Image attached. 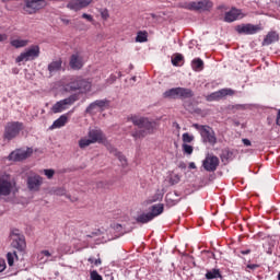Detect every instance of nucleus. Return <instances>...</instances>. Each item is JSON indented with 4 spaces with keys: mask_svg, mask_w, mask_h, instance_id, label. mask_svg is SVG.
<instances>
[{
    "mask_svg": "<svg viewBox=\"0 0 280 280\" xmlns=\"http://www.w3.org/2000/svg\"><path fill=\"white\" fill-rule=\"evenodd\" d=\"M192 128L198 130L201 137L202 143H209V145H215L218 143V137H215V131L208 125L192 124Z\"/></svg>",
    "mask_w": 280,
    "mask_h": 280,
    "instance_id": "3",
    "label": "nucleus"
},
{
    "mask_svg": "<svg viewBox=\"0 0 280 280\" xmlns=\"http://www.w3.org/2000/svg\"><path fill=\"white\" fill-rule=\"evenodd\" d=\"M188 167L189 170H196V163L190 162Z\"/></svg>",
    "mask_w": 280,
    "mask_h": 280,
    "instance_id": "55",
    "label": "nucleus"
},
{
    "mask_svg": "<svg viewBox=\"0 0 280 280\" xmlns=\"http://www.w3.org/2000/svg\"><path fill=\"white\" fill-rule=\"evenodd\" d=\"M44 174L49 180H51V178H54V174H56V171H54V168H46L44 170Z\"/></svg>",
    "mask_w": 280,
    "mask_h": 280,
    "instance_id": "42",
    "label": "nucleus"
},
{
    "mask_svg": "<svg viewBox=\"0 0 280 280\" xmlns=\"http://www.w3.org/2000/svg\"><path fill=\"white\" fill-rule=\"evenodd\" d=\"M60 69H62V60H56V61H51L48 65V71L51 75V73H56L57 71H60Z\"/></svg>",
    "mask_w": 280,
    "mask_h": 280,
    "instance_id": "25",
    "label": "nucleus"
},
{
    "mask_svg": "<svg viewBox=\"0 0 280 280\" xmlns=\"http://www.w3.org/2000/svg\"><path fill=\"white\" fill-rule=\"evenodd\" d=\"M47 7V1L45 0H24L23 12L25 14H36L38 10Z\"/></svg>",
    "mask_w": 280,
    "mask_h": 280,
    "instance_id": "6",
    "label": "nucleus"
},
{
    "mask_svg": "<svg viewBox=\"0 0 280 280\" xmlns=\"http://www.w3.org/2000/svg\"><path fill=\"white\" fill-rule=\"evenodd\" d=\"M164 207L163 203L153 205L151 207V215H153V219H155L158 215H161L163 213Z\"/></svg>",
    "mask_w": 280,
    "mask_h": 280,
    "instance_id": "29",
    "label": "nucleus"
},
{
    "mask_svg": "<svg viewBox=\"0 0 280 280\" xmlns=\"http://www.w3.org/2000/svg\"><path fill=\"white\" fill-rule=\"evenodd\" d=\"M180 202V199H174V194L166 195V205L167 207H176Z\"/></svg>",
    "mask_w": 280,
    "mask_h": 280,
    "instance_id": "32",
    "label": "nucleus"
},
{
    "mask_svg": "<svg viewBox=\"0 0 280 280\" xmlns=\"http://www.w3.org/2000/svg\"><path fill=\"white\" fill-rule=\"evenodd\" d=\"M97 235V232H92L91 234L88 235V237H95Z\"/></svg>",
    "mask_w": 280,
    "mask_h": 280,
    "instance_id": "56",
    "label": "nucleus"
},
{
    "mask_svg": "<svg viewBox=\"0 0 280 280\" xmlns=\"http://www.w3.org/2000/svg\"><path fill=\"white\" fill-rule=\"evenodd\" d=\"M278 280H280V272L278 273Z\"/></svg>",
    "mask_w": 280,
    "mask_h": 280,
    "instance_id": "62",
    "label": "nucleus"
},
{
    "mask_svg": "<svg viewBox=\"0 0 280 280\" xmlns=\"http://www.w3.org/2000/svg\"><path fill=\"white\" fill-rule=\"evenodd\" d=\"M178 8H182L183 10H190L191 12H194V1L180 2V3H178Z\"/></svg>",
    "mask_w": 280,
    "mask_h": 280,
    "instance_id": "36",
    "label": "nucleus"
},
{
    "mask_svg": "<svg viewBox=\"0 0 280 280\" xmlns=\"http://www.w3.org/2000/svg\"><path fill=\"white\" fill-rule=\"evenodd\" d=\"M183 148V151L185 152V154H194V147L187 144V143H184L182 145Z\"/></svg>",
    "mask_w": 280,
    "mask_h": 280,
    "instance_id": "40",
    "label": "nucleus"
},
{
    "mask_svg": "<svg viewBox=\"0 0 280 280\" xmlns=\"http://www.w3.org/2000/svg\"><path fill=\"white\" fill-rule=\"evenodd\" d=\"M91 5V0H71L67 3L68 10H73V12H80L83 8H89Z\"/></svg>",
    "mask_w": 280,
    "mask_h": 280,
    "instance_id": "14",
    "label": "nucleus"
},
{
    "mask_svg": "<svg viewBox=\"0 0 280 280\" xmlns=\"http://www.w3.org/2000/svg\"><path fill=\"white\" fill-rule=\"evenodd\" d=\"M56 259H58V257H57V256H52V257L49 259V261H56Z\"/></svg>",
    "mask_w": 280,
    "mask_h": 280,
    "instance_id": "58",
    "label": "nucleus"
},
{
    "mask_svg": "<svg viewBox=\"0 0 280 280\" xmlns=\"http://www.w3.org/2000/svg\"><path fill=\"white\" fill-rule=\"evenodd\" d=\"M70 67L71 69H80L82 67V59L78 54H74L70 58Z\"/></svg>",
    "mask_w": 280,
    "mask_h": 280,
    "instance_id": "24",
    "label": "nucleus"
},
{
    "mask_svg": "<svg viewBox=\"0 0 280 280\" xmlns=\"http://www.w3.org/2000/svg\"><path fill=\"white\" fill-rule=\"evenodd\" d=\"M163 198V195H155L153 202H156V200H161Z\"/></svg>",
    "mask_w": 280,
    "mask_h": 280,
    "instance_id": "52",
    "label": "nucleus"
},
{
    "mask_svg": "<svg viewBox=\"0 0 280 280\" xmlns=\"http://www.w3.org/2000/svg\"><path fill=\"white\" fill-rule=\"evenodd\" d=\"M241 14L242 11L240 9L233 8L231 11L225 13L224 21L226 23H233V21H237V19H240Z\"/></svg>",
    "mask_w": 280,
    "mask_h": 280,
    "instance_id": "18",
    "label": "nucleus"
},
{
    "mask_svg": "<svg viewBox=\"0 0 280 280\" xmlns=\"http://www.w3.org/2000/svg\"><path fill=\"white\" fill-rule=\"evenodd\" d=\"M180 62H183V55H177L176 57H174L172 59V65L174 67H178V65H180Z\"/></svg>",
    "mask_w": 280,
    "mask_h": 280,
    "instance_id": "41",
    "label": "nucleus"
},
{
    "mask_svg": "<svg viewBox=\"0 0 280 280\" xmlns=\"http://www.w3.org/2000/svg\"><path fill=\"white\" fill-rule=\"evenodd\" d=\"M112 228L114 229V231H116L117 233H120V235H124L126 233V231H124V225L119 224V223H114L112 225Z\"/></svg>",
    "mask_w": 280,
    "mask_h": 280,
    "instance_id": "38",
    "label": "nucleus"
},
{
    "mask_svg": "<svg viewBox=\"0 0 280 280\" xmlns=\"http://www.w3.org/2000/svg\"><path fill=\"white\" fill-rule=\"evenodd\" d=\"M213 8L211 0L194 1V12H209Z\"/></svg>",
    "mask_w": 280,
    "mask_h": 280,
    "instance_id": "15",
    "label": "nucleus"
},
{
    "mask_svg": "<svg viewBox=\"0 0 280 280\" xmlns=\"http://www.w3.org/2000/svg\"><path fill=\"white\" fill-rule=\"evenodd\" d=\"M43 257H51V254L49 253V250L44 249L39 253L38 259H43Z\"/></svg>",
    "mask_w": 280,
    "mask_h": 280,
    "instance_id": "45",
    "label": "nucleus"
},
{
    "mask_svg": "<svg viewBox=\"0 0 280 280\" xmlns=\"http://www.w3.org/2000/svg\"><path fill=\"white\" fill-rule=\"evenodd\" d=\"M88 261L90 262V264H94V266H102V259H95V258H93V257H90L89 259H88Z\"/></svg>",
    "mask_w": 280,
    "mask_h": 280,
    "instance_id": "44",
    "label": "nucleus"
},
{
    "mask_svg": "<svg viewBox=\"0 0 280 280\" xmlns=\"http://www.w3.org/2000/svg\"><path fill=\"white\" fill-rule=\"evenodd\" d=\"M191 67L194 71H202V69H205V61L200 58H195L191 61Z\"/></svg>",
    "mask_w": 280,
    "mask_h": 280,
    "instance_id": "28",
    "label": "nucleus"
},
{
    "mask_svg": "<svg viewBox=\"0 0 280 280\" xmlns=\"http://www.w3.org/2000/svg\"><path fill=\"white\" fill-rule=\"evenodd\" d=\"M40 56V47L38 46H31L24 52L19 55L15 59V62H30V60H36Z\"/></svg>",
    "mask_w": 280,
    "mask_h": 280,
    "instance_id": "7",
    "label": "nucleus"
},
{
    "mask_svg": "<svg viewBox=\"0 0 280 280\" xmlns=\"http://www.w3.org/2000/svg\"><path fill=\"white\" fill-rule=\"evenodd\" d=\"M234 91L232 89H221L217 92H213L209 94L206 100L207 102H218L220 100H223V97H226V95H234Z\"/></svg>",
    "mask_w": 280,
    "mask_h": 280,
    "instance_id": "13",
    "label": "nucleus"
},
{
    "mask_svg": "<svg viewBox=\"0 0 280 280\" xmlns=\"http://www.w3.org/2000/svg\"><path fill=\"white\" fill-rule=\"evenodd\" d=\"M78 102V95L72 94L67 98H63L61 101H58L52 107L51 112L55 114L62 113V110H67L68 106H72V104H75Z\"/></svg>",
    "mask_w": 280,
    "mask_h": 280,
    "instance_id": "9",
    "label": "nucleus"
},
{
    "mask_svg": "<svg viewBox=\"0 0 280 280\" xmlns=\"http://www.w3.org/2000/svg\"><path fill=\"white\" fill-rule=\"evenodd\" d=\"M206 279L211 280V279H222V273H220V269H211L207 270L206 272Z\"/></svg>",
    "mask_w": 280,
    "mask_h": 280,
    "instance_id": "27",
    "label": "nucleus"
},
{
    "mask_svg": "<svg viewBox=\"0 0 280 280\" xmlns=\"http://www.w3.org/2000/svg\"><path fill=\"white\" fill-rule=\"evenodd\" d=\"M16 257V252L7 254V261L9 266H14V258Z\"/></svg>",
    "mask_w": 280,
    "mask_h": 280,
    "instance_id": "37",
    "label": "nucleus"
},
{
    "mask_svg": "<svg viewBox=\"0 0 280 280\" xmlns=\"http://www.w3.org/2000/svg\"><path fill=\"white\" fill-rule=\"evenodd\" d=\"M131 80H132L133 82H137V77H132Z\"/></svg>",
    "mask_w": 280,
    "mask_h": 280,
    "instance_id": "59",
    "label": "nucleus"
},
{
    "mask_svg": "<svg viewBox=\"0 0 280 280\" xmlns=\"http://www.w3.org/2000/svg\"><path fill=\"white\" fill-rule=\"evenodd\" d=\"M174 196L178 197L179 195H178V192H177V191H175V192H174Z\"/></svg>",
    "mask_w": 280,
    "mask_h": 280,
    "instance_id": "61",
    "label": "nucleus"
},
{
    "mask_svg": "<svg viewBox=\"0 0 280 280\" xmlns=\"http://www.w3.org/2000/svg\"><path fill=\"white\" fill-rule=\"evenodd\" d=\"M92 143H95V142L93 140H91V138H82L79 141V147L81 149H84V148H89V145H91Z\"/></svg>",
    "mask_w": 280,
    "mask_h": 280,
    "instance_id": "35",
    "label": "nucleus"
},
{
    "mask_svg": "<svg viewBox=\"0 0 280 280\" xmlns=\"http://www.w3.org/2000/svg\"><path fill=\"white\" fill-rule=\"evenodd\" d=\"M55 194L57 196H65V194H67V190H65V188H58Z\"/></svg>",
    "mask_w": 280,
    "mask_h": 280,
    "instance_id": "47",
    "label": "nucleus"
},
{
    "mask_svg": "<svg viewBox=\"0 0 280 280\" xmlns=\"http://www.w3.org/2000/svg\"><path fill=\"white\" fill-rule=\"evenodd\" d=\"M110 152L114 153V156H117L122 167H126V165H128V160H126V156L121 154V152L117 151V149H112Z\"/></svg>",
    "mask_w": 280,
    "mask_h": 280,
    "instance_id": "30",
    "label": "nucleus"
},
{
    "mask_svg": "<svg viewBox=\"0 0 280 280\" xmlns=\"http://www.w3.org/2000/svg\"><path fill=\"white\" fill-rule=\"evenodd\" d=\"M68 118L66 115H61L58 119H56L50 126V130H56V128H62L67 125Z\"/></svg>",
    "mask_w": 280,
    "mask_h": 280,
    "instance_id": "22",
    "label": "nucleus"
},
{
    "mask_svg": "<svg viewBox=\"0 0 280 280\" xmlns=\"http://www.w3.org/2000/svg\"><path fill=\"white\" fill-rule=\"evenodd\" d=\"M3 40H8V35L0 34V43H3Z\"/></svg>",
    "mask_w": 280,
    "mask_h": 280,
    "instance_id": "51",
    "label": "nucleus"
},
{
    "mask_svg": "<svg viewBox=\"0 0 280 280\" xmlns=\"http://www.w3.org/2000/svg\"><path fill=\"white\" fill-rule=\"evenodd\" d=\"M91 82L82 77H74L63 85L66 93H89L91 91Z\"/></svg>",
    "mask_w": 280,
    "mask_h": 280,
    "instance_id": "2",
    "label": "nucleus"
},
{
    "mask_svg": "<svg viewBox=\"0 0 280 280\" xmlns=\"http://www.w3.org/2000/svg\"><path fill=\"white\" fill-rule=\"evenodd\" d=\"M27 43L26 39H13L11 40V46L15 47V49H21V47H27Z\"/></svg>",
    "mask_w": 280,
    "mask_h": 280,
    "instance_id": "31",
    "label": "nucleus"
},
{
    "mask_svg": "<svg viewBox=\"0 0 280 280\" xmlns=\"http://www.w3.org/2000/svg\"><path fill=\"white\" fill-rule=\"evenodd\" d=\"M23 128L24 125L21 121L8 122L4 127V139H7V141H12V139H16V137L21 135V130H23Z\"/></svg>",
    "mask_w": 280,
    "mask_h": 280,
    "instance_id": "4",
    "label": "nucleus"
},
{
    "mask_svg": "<svg viewBox=\"0 0 280 280\" xmlns=\"http://www.w3.org/2000/svg\"><path fill=\"white\" fill-rule=\"evenodd\" d=\"M194 97V91L187 88H177V98L179 100H189Z\"/></svg>",
    "mask_w": 280,
    "mask_h": 280,
    "instance_id": "19",
    "label": "nucleus"
},
{
    "mask_svg": "<svg viewBox=\"0 0 280 280\" xmlns=\"http://www.w3.org/2000/svg\"><path fill=\"white\" fill-rule=\"evenodd\" d=\"M220 166V159L213 154H208L202 161V167L206 172H215Z\"/></svg>",
    "mask_w": 280,
    "mask_h": 280,
    "instance_id": "11",
    "label": "nucleus"
},
{
    "mask_svg": "<svg viewBox=\"0 0 280 280\" xmlns=\"http://www.w3.org/2000/svg\"><path fill=\"white\" fill-rule=\"evenodd\" d=\"M7 266H5V260H0V272H3V270H5Z\"/></svg>",
    "mask_w": 280,
    "mask_h": 280,
    "instance_id": "49",
    "label": "nucleus"
},
{
    "mask_svg": "<svg viewBox=\"0 0 280 280\" xmlns=\"http://www.w3.org/2000/svg\"><path fill=\"white\" fill-rule=\"evenodd\" d=\"M62 23H65L66 25H69L70 21L67 19H61Z\"/></svg>",
    "mask_w": 280,
    "mask_h": 280,
    "instance_id": "57",
    "label": "nucleus"
},
{
    "mask_svg": "<svg viewBox=\"0 0 280 280\" xmlns=\"http://www.w3.org/2000/svg\"><path fill=\"white\" fill-rule=\"evenodd\" d=\"M133 126H137L139 129L131 132L133 139H145L148 135H154L156 130V121H152L145 117L132 116L130 118Z\"/></svg>",
    "mask_w": 280,
    "mask_h": 280,
    "instance_id": "1",
    "label": "nucleus"
},
{
    "mask_svg": "<svg viewBox=\"0 0 280 280\" xmlns=\"http://www.w3.org/2000/svg\"><path fill=\"white\" fill-rule=\"evenodd\" d=\"M163 97H165L166 100H176V98H178V88H172L170 90H166L163 93Z\"/></svg>",
    "mask_w": 280,
    "mask_h": 280,
    "instance_id": "26",
    "label": "nucleus"
},
{
    "mask_svg": "<svg viewBox=\"0 0 280 280\" xmlns=\"http://www.w3.org/2000/svg\"><path fill=\"white\" fill-rule=\"evenodd\" d=\"M88 137L91 141L97 143V141H102L104 139V133L100 129H91L88 133Z\"/></svg>",
    "mask_w": 280,
    "mask_h": 280,
    "instance_id": "20",
    "label": "nucleus"
},
{
    "mask_svg": "<svg viewBox=\"0 0 280 280\" xmlns=\"http://www.w3.org/2000/svg\"><path fill=\"white\" fill-rule=\"evenodd\" d=\"M242 255H250V249L241 250Z\"/></svg>",
    "mask_w": 280,
    "mask_h": 280,
    "instance_id": "54",
    "label": "nucleus"
},
{
    "mask_svg": "<svg viewBox=\"0 0 280 280\" xmlns=\"http://www.w3.org/2000/svg\"><path fill=\"white\" fill-rule=\"evenodd\" d=\"M91 280H104L101 275H98L97 270H93L90 272Z\"/></svg>",
    "mask_w": 280,
    "mask_h": 280,
    "instance_id": "43",
    "label": "nucleus"
},
{
    "mask_svg": "<svg viewBox=\"0 0 280 280\" xmlns=\"http://www.w3.org/2000/svg\"><path fill=\"white\" fill-rule=\"evenodd\" d=\"M246 268H248L249 270H257V268H259V265L257 264H249L246 266Z\"/></svg>",
    "mask_w": 280,
    "mask_h": 280,
    "instance_id": "48",
    "label": "nucleus"
},
{
    "mask_svg": "<svg viewBox=\"0 0 280 280\" xmlns=\"http://www.w3.org/2000/svg\"><path fill=\"white\" fill-rule=\"evenodd\" d=\"M12 194V182L0 178V196H10Z\"/></svg>",
    "mask_w": 280,
    "mask_h": 280,
    "instance_id": "16",
    "label": "nucleus"
},
{
    "mask_svg": "<svg viewBox=\"0 0 280 280\" xmlns=\"http://www.w3.org/2000/svg\"><path fill=\"white\" fill-rule=\"evenodd\" d=\"M184 143H191L194 141V136L189 135L188 132L183 133L182 136Z\"/></svg>",
    "mask_w": 280,
    "mask_h": 280,
    "instance_id": "39",
    "label": "nucleus"
},
{
    "mask_svg": "<svg viewBox=\"0 0 280 280\" xmlns=\"http://www.w3.org/2000/svg\"><path fill=\"white\" fill-rule=\"evenodd\" d=\"M176 128H177L178 130H180V125L176 124Z\"/></svg>",
    "mask_w": 280,
    "mask_h": 280,
    "instance_id": "60",
    "label": "nucleus"
},
{
    "mask_svg": "<svg viewBox=\"0 0 280 280\" xmlns=\"http://www.w3.org/2000/svg\"><path fill=\"white\" fill-rule=\"evenodd\" d=\"M82 19H86L88 21H93V16L91 14L83 13Z\"/></svg>",
    "mask_w": 280,
    "mask_h": 280,
    "instance_id": "50",
    "label": "nucleus"
},
{
    "mask_svg": "<svg viewBox=\"0 0 280 280\" xmlns=\"http://www.w3.org/2000/svg\"><path fill=\"white\" fill-rule=\"evenodd\" d=\"M279 42V34L277 32H269L262 40L264 46L272 45Z\"/></svg>",
    "mask_w": 280,
    "mask_h": 280,
    "instance_id": "21",
    "label": "nucleus"
},
{
    "mask_svg": "<svg viewBox=\"0 0 280 280\" xmlns=\"http://www.w3.org/2000/svg\"><path fill=\"white\" fill-rule=\"evenodd\" d=\"M27 189L30 191H40L43 177L40 175H31L26 179Z\"/></svg>",
    "mask_w": 280,
    "mask_h": 280,
    "instance_id": "12",
    "label": "nucleus"
},
{
    "mask_svg": "<svg viewBox=\"0 0 280 280\" xmlns=\"http://www.w3.org/2000/svg\"><path fill=\"white\" fill-rule=\"evenodd\" d=\"M243 143H244V145L248 147V145H250V140L243 139Z\"/></svg>",
    "mask_w": 280,
    "mask_h": 280,
    "instance_id": "53",
    "label": "nucleus"
},
{
    "mask_svg": "<svg viewBox=\"0 0 280 280\" xmlns=\"http://www.w3.org/2000/svg\"><path fill=\"white\" fill-rule=\"evenodd\" d=\"M261 30H264L261 27V24H240L235 27V31L237 32V34H243L245 36H253L254 34H259V32H261Z\"/></svg>",
    "mask_w": 280,
    "mask_h": 280,
    "instance_id": "8",
    "label": "nucleus"
},
{
    "mask_svg": "<svg viewBox=\"0 0 280 280\" xmlns=\"http://www.w3.org/2000/svg\"><path fill=\"white\" fill-rule=\"evenodd\" d=\"M213 259H215V254H212Z\"/></svg>",
    "mask_w": 280,
    "mask_h": 280,
    "instance_id": "63",
    "label": "nucleus"
},
{
    "mask_svg": "<svg viewBox=\"0 0 280 280\" xmlns=\"http://www.w3.org/2000/svg\"><path fill=\"white\" fill-rule=\"evenodd\" d=\"M136 43H148V32H138Z\"/></svg>",
    "mask_w": 280,
    "mask_h": 280,
    "instance_id": "33",
    "label": "nucleus"
},
{
    "mask_svg": "<svg viewBox=\"0 0 280 280\" xmlns=\"http://www.w3.org/2000/svg\"><path fill=\"white\" fill-rule=\"evenodd\" d=\"M152 220H154V215H152L151 212L142 213L136 218L138 224H148V222H152Z\"/></svg>",
    "mask_w": 280,
    "mask_h": 280,
    "instance_id": "23",
    "label": "nucleus"
},
{
    "mask_svg": "<svg viewBox=\"0 0 280 280\" xmlns=\"http://www.w3.org/2000/svg\"><path fill=\"white\" fill-rule=\"evenodd\" d=\"M168 183H170V185H178L180 183V175H178L176 173H172L168 176Z\"/></svg>",
    "mask_w": 280,
    "mask_h": 280,
    "instance_id": "34",
    "label": "nucleus"
},
{
    "mask_svg": "<svg viewBox=\"0 0 280 280\" xmlns=\"http://www.w3.org/2000/svg\"><path fill=\"white\" fill-rule=\"evenodd\" d=\"M34 153V150L32 148H27L26 150L18 149L13 152H11L8 156L9 161H25V159H30L32 154Z\"/></svg>",
    "mask_w": 280,
    "mask_h": 280,
    "instance_id": "10",
    "label": "nucleus"
},
{
    "mask_svg": "<svg viewBox=\"0 0 280 280\" xmlns=\"http://www.w3.org/2000/svg\"><path fill=\"white\" fill-rule=\"evenodd\" d=\"M234 110H246V108H248V105H244V104H236L233 106Z\"/></svg>",
    "mask_w": 280,
    "mask_h": 280,
    "instance_id": "46",
    "label": "nucleus"
},
{
    "mask_svg": "<svg viewBox=\"0 0 280 280\" xmlns=\"http://www.w3.org/2000/svg\"><path fill=\"white\" fill-rule=\"evenodd\" d=\"M108 100H96L86 107V113H92L95 108H106L108 106Z\"/></svg>",
    "mask_w": 280,
    "mask_h": 280,
    "instance_id": "17",
    "label": "nucleus"
},
{
    "mask_svg": "<svg viewBox=\"0 0 280 280\" xmlns=\"http://www.w3.org/2000/svg\"><path fill=\"white\" fill-rule=\"evenodd\" d=\"M10 238H11V246L13 248H16V250H20L21 253H23V250L27 248V243H25V235H23V233L20 230L18 229L11 230Z\"/></svg>",
    "mask_w": 280,
    "mask_h": 280,
    "instance_id": "5",
    "label": "nucleus"
},
{
    "mask_svg": "<svg viewBox=\"0 0 280 280\" xmlns=\"http://www.w3.org/2000/svg\"><path fill=\"white\" fill-rule=\"evenodd\" d=\"M130 69H133V66H132V65H130Z\"/></svg>",
    "mask_w": 280,
    "mask_h": 280,
    "instance_id": "64",
    "label": "nucleus"
}]
</instances>
